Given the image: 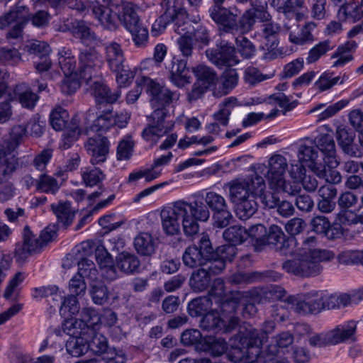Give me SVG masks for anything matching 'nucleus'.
<instances>
[{
	"label": "nucleus",
	"instance_id": "obj_19",
	"mask_svg": "<svg viewBox=\"0 0 363 363\" xmlns=\"http://www.w3.org/2000/svg\"><path fill=\"white\" fill-rule=\"evenodd\" d=\"M79 73L83 79L91 78L96 68L101 67L103 60L95 49L82 50L79 55Z\"/></svg>",
	"mask_w": 363,
	"mask_h": 363
},
{
	"label": "nucleus",
	"instance_id": "obj_4",
	"mask_svg": "<svg viewBox=\"0 0 363 363\" xmlns=\"http://www.w3.org/2000/svg\"><path fill=\"white\" fill-rule=\"evenodd\" d=\"M304 246L305 252L302 258L285 262L283 268L288 273L301 277L316 276L321 272L320 262L332 259L334 254L316 248L315 238L313 236L306 239Z\"/></svg>",
	"mask_w": 363,
	"mask_h": 363
},
{
	"label": "nucleus",
	"instance_id": "obj_51",
	"mask_svg": "<svg viewBox=\"0 0 363 363\" xmlns=\"http://www.w3.org/2000/svg\"><path fill=\"white\" fill-rule=\"evenodd\" d=\"M223 238L233 245H238L246 240L247 232L241 226L234 225L224 231Z\"/></svg>",
	"mask_w": 363,
	"mask_h": 363
},
{
	"label": "nucleus",
	"instance_id": "obj_28",
	"mask_svg": "<svg viewBox=\"0 0 363 363\" xmlns=\"http://www.w3.org/2000/svg\"><path fill=\"white\" fill-rule=\"evenodd\" d=\"M357 48V44L354 40L346 42L340 45L332 54L331 59L334 60L333 67H342L353 60V52Z\"/></svg>",
	"mask_w": 363,
	"mask_h": 363
},
{
	"label": "nucleus",
	"instance_id": "obj_32",
	"mask_svg": "<svg viewBox=\"0 0 363 363\" xmlns=\"http://www.w3.org/2000/svg\"><path fill=\"white\" fill-rule=\"evenodd\" d=\"M340 20L354 23L363 17V1H350L342 6L337 13Z\"/></svg>",
	"mask_w": 363,
	"mask_h": 363
},
{
	"label": "nucleus",
	"instance_id": "obj_46",
	"mask_svg": "<svg viewBox=\"0 0 363 363\" xmlns=\"http://www.w3.org/2000/svg\"><path fill=\"white\" fill-rule=\"evenodd\" d=\"M304 4L303 0H286L281 9L284 14L289 18H294L296 21L303 18L305 13L300 10Z\"/></svg>",
	"mask_w": 363,
	"mask_h": 363
},
{
	"label": "nucleus",
	"instance_id": "obj_43",
	"mask_svg": "<svg viewBox=\"0 0 363 363\" xmlns=\"http://www.w3.org/2000/svg\"><path fill=\"white\" fill-rule=\"evenodd\" d=\"M52 209L58 222L65 226H68L72 223L74 217V212L71 208L70 203L60 202L56 205L52 204Z\"/></svg>",
	"mask_w": 363,
	"mask_h": 363
},
{
	"label": "nucleus",
	"instance_id": "obj_58",
	"mask_svg": "<svg viewBox=\"0 0 363 363\" xmlns=\"http://www.w3.org/2000/svg\"><path fill=\"white\" fill-rule=\"evenodd\" d=\"M78 298H79L69 295L65 298L60 308L62 316L69 317L79 312L80 306Z\"/></svg>",
	"mask_w": 363,
	"mask_h": 363
},
{
	"label": "nucleus",
	"instance_id": "obj_3",
	"mask_svg": "<svg viewBox=\"0 0 363 363\" xmlns=\"http://www.w3.org/2000/svg\"><path fill=\"white\" fill-rule=\"evenodd\" d=\"M229 200L235 205L237 216L242 220L252 216L257 211L255 198H263L266 188L263 178L257 174L226 184Z\"/></svg>",
	"mask_w": 363,
	"mask_h": 363
},
{
	"label": "nucleus",
	"instance_id": "obj_25",
	"mask_svg": "<svg viewBox=\"0 0 363 363\" xmlns=\"http://www.w3.org/2000/svg\"><path fill=\"white\" fill-rule=\"evenodd\" d=\"M28 51L36 55L38 60L34 61L35 69L38 72L47 71L51 66V61L48 57L50 52L49 45L45 42L35 41L26 46Z\"/></svg>",
	"mask_w": 363,
	"mask_h": 363
},
{
	"label": "nucleus",
	"instance_id": "obj_36",
	"mask_svg": "<svg viewBox=\"0 0 363 363\" xmlns=\"http://www.w3.org/2000/svg\"><path fill=\"white\" fill-rule=\"evenodd\" d=\"M354 134L344 128L337 130V139L342 150L347 155L357 157L359 155L358 148L353 144Z\"/></svg>",
	"mask_w": 363,
	"mask_h": 363
},
{
	"label": "nucleus",
	"instance_id": "obj_49",
	"mask_svg": "<svg viewBox=\"0 0 363 363\" xmlns=\"http://www.w3.org/2000/svg\"><path fill=\"white\" fill-rule=\"evenodd\" d=\"M334 45H331L330 40H326L314 45L308 52L306 57L307 64H313L317 62L323 55L333 50Z\"/></svg>",
	"mask_w": 363,
	"mask_h": 363
},
{
	"label": "nucleus",
	"instance_id": "obj_17",
	"mask_svg": "<svg viewBox=\"0 0 363 363\" xmlns=\"http://www.w3.org/2000/svg\"><path fill=\"white\" fill-rule=\"evenodd\" d=\"M325 291L311 292L303 298H292V306L298 313H315L324 309Z\"/></svg>",
	"mask_w": 363,
	"mask_h": 363
},
{
	"label": "nucleus",
	"instance_id": "obj_59",
	"mask_svg": "<svg viewBox=\"0 0 363 363\" xmlns=\"http://www.w3.org/2000/svg\"><path fill=\"white\" fill-rule=\"evenodd\" d=\"M69 118L67 111L61 107L55 108L50 114V123L56 130H61L66 127Z\"/></svg>",
	"mask_w": 363,
	"mask_h": 363
},
{
	"label": "nucleus",
	"instance_id": "obj_38",
	"mask_svg": "<svg viewBox=\"0 0 363 363\" xmlns=\"http://www.w3.org/2000/svg\"><path fill=\"white\" fill-rule=\"evenodd\" d=\"M347 79L346 75L333 76V73L329 71L323 72L315 81L314 86L319 91H327L337 84H342Z\"/></svg>",
	"mask_w": 363,
	"mask_h": 363
},
{
	"label": "nucleus",
	"instance_id": "obj_42",
	"mask_svg": "<svg viewBox=\"0 0 363 363\" xmlns=\"http://www.w3.org/2000/svg\"><path fill=\"white\" fill-rule=\"evenodd\" d=\"M208 259L196 245L187 247L183 255V262L189 267L204 264Z\"/></svg>",
	"mask_w": 363,
	"mask_h": 363
},
{
	"label": "nucleus",
	"instance_id": "obj_47",
	"mask_svg": "<svg viewBox=\"0 0 363 363\" xmlns=\"http://www.w3.org/2000/svg\"><path fill=\"white\" fill-rule=\"evenodd\" d=\"M73 33L84 44H91L96 40V35L89 25L84 21H75L73 24Z\"/></svg>",
	"mask_w": 363,
	"mask_h": 363
},
{
	"label": "nucleus",
	"instance_id": "obj_63",
	"mask_svg": "<svg viewBox=\"0 0 363 363\" xmlns=\"http://www.w3.org/2000/svg\"><path fill=\"white\" fill-rule=\"evenodd\" d=\"M203 199L206 205L214 212L227 208V203L224 197L214 191L206 193Z\"/></svg>",
	"mask_w": 363,
	"mask_h": 363
},
{
	"label": "nucleus",
	"instance_id": "obj_31",
	"mask_svg": "<svg viewBox=\"0 0 363 363\" xmlns=\"http://www.w3.org/2000/svg\"><path fill=\"white\" fill-rule=\"evenodd\" d=\"M279 31L280 26L277 23H265L259 39L260 47L266 50L274 49L277 45V36Z\"/></svg>",
	"mask_w": 363,
	"mask_h": 363
},
{
	"label": "nucleus",
	"instance_id": "obj_44",
	"mask_svg": "<svg viewBox=\"0 0 363 363\" xmlns=\"http://www.w3.org/2000/svg\"><path fill=\"white\" fill-rule=\"evenodd\" d=\"M94 329L93 333L88 332L86 335L88 338L89 349L96 354H101L106 351L108 342L106 337L100 333H98L97 328L91 326Z\"/></svg>",
	"mask_w": 363,
	"mask_h": 363
},
{
	"label": "nucleus",
	"instance_id": "obj_64",
	"mask_svg": "<svg viewBox=\"0 0 363 363\" xmlns=\"http://www.w3.org/2000/svg\"><path fill=\"white\" fill-rule=\"evenodd\" d=\"M235 101L234 98H228L220 106L219 111L214 113V119L218 121L222 125H227L228 117L231 112L230 106L234 104Z\"/></svg>",
	"mask_w": 363,
	"mask_h": 363
},
{
	"label": "nucleus",
	"instance_id": "obj_56",
	"mask_svg": "<svg viewBox=\"0 0 363 363\" xmlns=\"http://www.w3.org/2000/svg\"><path fill=\"white\" fill-rule=\"evenodd\" d=\"M80 73H75L72 74H65V78L62 80L60 89L65 94H72L74 93L80 86Z\"/></svg>",
	"mask_w": 363,
	"mask_h": 363
},
{
	"label": "nucleus",
	"instance_id": "obj_26",
	"mask_svg": "<svg viewBox=\"0 0 363 363\" xmlns=\"http://www.w3.org/2000/svg\"><path fill=\"white\" fill-rule=\"evenodd\" d=\"M104 55L110 69L113 72H118L125 61L124 52L121 45L114 41L106 43Z\"/></svg>",
	"mask_w": 363,
	"mask_h": 363
},
{
	"label": "nucleus",
	"instance_id": "obj_16",
	"mask_svg": "<svg viewBox=\"0 0 363 363\" xmlns=\"http://www.w3.org/2000/svg\"><path fill=\"white\" fill-rule=\"evenodd\" d=\"M213 21L226 32H233L238 29L237 18L239 15L235 8L226 9L220 6H213L209 9Z\"/></svg>",
	"mask_w": 363,
	"mask_h": 363
},
{
	"label": "nucleus",
	"instance_id": "obj_39",
	"mask_svg": "<svg viewBox=\"0 0 363 363\" xmlns=\"http://www.w3.org/2000/svg\"><path fill=\"white\" fill-rule=\"evenodd\" d=\"M134 247L141 255H152L155 251V242L152 235L148 233H139L134 239Z\"/></svg>",
	"mask_w": 363,
	"mask_h": 363
},
{
	"label": "nucleus",
	"instance_id": "obj_54",
	"mask_svg": "<svg viewBox=\"0 0 363 363\" xmlns=\"http://www.w3.org/2000/svg\"><path fill=\"white\" fill-rule=\"evenodd\" d=\"M78 272L77 274L83 278L89 279L94 282L98 279V271L92 260L87 258L82 259L78 264Z\"/></svg>",
	"mask_w": 363,
	"mask_h": 363
},
{
	"label": "nucleus",
	"instance_id": "obj_20",
	"mask_svg": "<svg viewBox=\"0 0 363 363\" xmlns=\"http://www.w3.org/2000/svg\"><path fill=\"white\" fill-rule=\"evenodd\" d=\"M28 9L24 6H18L16 10L11 11L6 16L0 18V28H4L9 26L12 22H15L9 36L13 38H17L21 35L22 28L25 23L28 22L26 14Z\"/></svg>",
	"mask_w": 363,
	"mask_h": 363
},
{
	"label": "nucleus",
	"instance_id": "obj_12",
	"mask_svg": "<svg viewBox=\"0 0 363 363\" xmlns=\"http://www.w3.org/2000/svg\"><path fill=\"white\" fill-rule=\"evenodd\" d=\"M237 342L238 338L232 340L231 344L233 350L228 354L230 359L234 361L235 363H289L287 360L274 355L273 354L274 350L272 349L266 356L259 357L262 345L257 343L255 345H248L247 347V354L245 355L244 352L238 347Z\"/></svg>",
	"mask_w": 363,
	"mask_h": 363
},
{
	"label": "nucleus",
	"instance_id": "obj_60",
	"mask_svg": "<svg viewBox=\"0 0 363 363\" xmlns=\"http://www.w3.org/2000/svg\"><path fill=\"white\" fill-rule=\"evenodd\" d=\"M86 290V284L84 278L77 274L74 275L68 284L69 296L81 298L85 294Z\"/></svg>",
	"mask_w": 363,
	"mask_h": 363
},
{
	"label": "nucleus",
	"instance_id": "obj_21",
	"mask_svg": "<svg viewBox=\"0 0 363 363\" xmlns=\"http://www.w3.org/2000/svg\"><path fill=\"white\" fill-rule=\"evenodd\" d=\"M166 11L160 16L152 24L151 33L153 36L161 35L166 29L167 26L173 21H176L178 25L180 20H184L186 17V12L181 8H175L172 6H166ZM176 26H174V28Z\"/></svg>",
	"mask_w": 363,
	"mask_h": 363
},
{
	"label": "nucleus",
	"instance_id": "obj_24",
	"mask_svg": "<svg viewBox=\"0 0 363 363\" xmlns=\"http://www.w3.org/2000/svg\"><path fill=\"white\" fill-rule=\"evenodd\" d=\"M357 325L356 321L350 320L329 330L332 345H338L347 341H355Z\"/></svg>",
	"mask_w": 363,
	"mask_h": 363
},
{
	"label": "nucleus",
	"instance_id": "obj_50",
	"mask_svg": "<svg viewBox=\"0 0 363 363\" xmlns=\"http://www.w3.org/2000/svg\"><path fill=\"white\" fill-rule=\"evenodd\" d=\"M38 190L43 193L55 194L60 189L58 182L52 176L43 174L35 181Z\"/></svg>",
	"mask_w": 363,
	"mask_h": 363
},
{
	"label": "nucleus",
	"instance_id": "obj_2",
	"mask_svg": "<svg viewBox=\"0 0 363 363\" xmlns=\"http://www.w3.org/2000/svg\"><path fill=\"white\" fill-rule=\"evenodd\" d=\"M210 215L202 200L193 202L178 200L161 211L162 228L167 235H179L182 228L186 236H194L199 231V222H206Z\"/></svg>",
	"mask_w": 363,
	"mask_h": 363
},
{
	"label": "nucleus",
	"instance_id": "obj_22",
	"mask_svg": "<svg viewBox=\"0 0 363 363\" xmlns=\"http://www.w3.org/2000/svg\"><path fill=\"white\" fill-rule=\"evenodd\" d=\"M84 79L86 80L89 85V92L95 98L97 103L112 104L116 102L120 96L121 94L118 91L111 93L100 78H97L94 81H92L91 78Z\"/></svg>",
	"mask_w": 363,
	"mask_h": 363
},
{
	"label": "nucleus",
	"instance_id": "obj_8",
	"mask_svg": "<svg viewBox=\"0 0 363 363\" xmlns=\"http://www.w3.org/2000/svg\"><path fill=\"white\" fill-rule=\"evenodd\" d=\"M318 147L323 155L325 165L320 164L314 174L320 179H323L328 183L337 184L341 182V176L335 169L339 162L336 158L335 143L333 138L328 135H323L318 140Z\"/></svg>",
	"mask_w": 363,
	"mask_h": 363
},
{
	"label": "nucleus",
	"instance_id": "obj_11",
	"mask_svg": "<svg viewBox=\"0 0 363 363\" xmlns=\"http://www.w3.org/2000/svg\"><path fill=\"white\" fill-rule=\"evenodd\" d=\"M167 118L163 108L155 109L149 118L148 124L142 132V137L151 146L157 144L160 138L173 128L172 121Z\"/></svg>",
	"mask_w": 363,
	"mask_h": 363
},
{
	"label": "nucleus",
	"instance_id": "obj_5",
	"mask_svg": "<svg viewBox=\"0 0 363 363\" xmlns=\"http://www.w3.org/2000/svg\"><path fill=\"white\" fill-rule=\"evenodd\" d=\"M96 259L100 267L101 276L109 281L115 280L122 273L131 274L140 266L138 257L127 252L120 253L113 262L108 252L103 247H98L96 250Z\"/></svg>",
	"mask_w": 363,
	"mask_h": 363
},
{
	"label": "nucleus",
	"instance_id": "obj_18",
	"mask_svg": "<svg viewBox=\"0 0 363 363\" xmlns=\"http://www.w3.org/2000/svg\"><path fill=\"white\" fill-rule=\"evenodd\" d=\"M110 143L106 137L97 135L90 138L86 143V149L90 155V162L96 165L105 162L109 155Z\"/></svg>",
	"mask_w": 363,
	"mask_h": 363
},
{
	"label": "nucleus",
	"instance_id": "obj_27",
	"mask_svg": "<svg viewBox=\"0 0 363 363\" xmlns=\"http://www.w3.org/2000/svg\"><path fill=\"white\" fill-rule=\"evenodd\" d=\"M43 245L39 240L30 232L28 228H24L23 244L16 250V259L18 262H23L32 252L39 250Z\"/></svg>",
	"mask_w": 363,
	"mask_h": 363
},
{
	"label": "nucleus",
	"instance_id": "obj_14",
	"mask_svg": "<svg viewBox=\"0 0 363 363\" xmlns=\"http://www.w3.org/2000/svg\"><path fill=\"white\" fill-rule=\"evenodd\" d=\"M206 57L218 67L233 66L239 62L235 48L228 42L221 40L216 47L206 52Z\"/></svg>",
	"mask_w": 363,
	"mask_h": 363
},
{
	"label": "nucleus",
	"instance_id": "obj_15",
	"mask_svg": "<svg viewBox=\"0 0 363 363\" xmlns=\"http://www.w3.org/2000/svg\"><path fill=\"white\" fill-rule=\"evenodd\" d=\"M137 84H143L146 91L151 96L150 103L155 109L163 108L169 104L173 97V94L166 87L161 86L152 79L143 77L136 80Z\"/></svg>",
	"mask_w": 363,
	"mask_h": 363
},
{
	"label": "nucleus",
	"instance_id": "obj_53",
	"mask_svg": "<svg viewBox=\"0 0 363 363\" xmlns=\"http://www.w3.org/2000/svg\"><path fill=\"white\" fill-rule=\"evenodd\" d=\"M25 278V274L18 272L10 279L4 294L5 298L15 299L18 296L21 289V285Z\"/></svg>",
	"mask_w": 363,
	"mask_h": 363
},
{
	"label": "nucleus",
	"instance_id": "obj_7",
	"mask_svg": "<svg viewBox=\"0 0 363 363\" xmlns=\"http://www.w3.org/2000/svg\"><path fill=\"white\" fill-rule=\"evenodd\" d=\"M238 338L237 345L238 347L244 352V354L246 355L247 347L248 345H255L256 343L262 345L264 337L263 335L259 336L257 330H255L250 325L247 328H245L243 330H240L239 334L233 337L230 340V348H226L225 342L223 340L213 337H208L205 340V345H203V350H208L213 356H219L224 352H227V357L229 360L233 362L229 357L228 354L231 352L233 349L232 347V340ZM233 362H235L233 361Z\"/></svg>",
	"mask_w": 363,
	"mask_h": 363
},
{
	"label": "nucleus",
	"instance_id": "obj_57",
	"mask_svg": "<svg viewBox=\"0 0 363 363\" xmlns=\"http://www.w3.org/2000/svg\"><path fill=\"white\" fill-rule=\"evenodd\" d=\"M263 203L268 208L277 207L278 213L283 216H289L293 214L294 207L293 205L286 201L279 202L277 199L272 197V200H267L264 195L262 198Z\"/></svg>",
	"mask_w": 363,
	"mask_h": 363
},
{
	"label": "nucleus",
	"instance_id": "obj_55",
	"mask_svg": "<svg viewBox=\"0 0 363 363\" xmlns=\"http://www.w3.org/2000/svg\"><path fill=\"white\" fill-rule=\"evenodd\" d=\"M90 296L95 304L103 305L108 298L106 287L101 283L96 281L90 284Z\"/></svg>",
	"mask_w": 363,
	"mask_h": 363
},
{
	"label": "nucleus",
	"instance_id": "obj_61",
	"mask_svg": "<svg viewBox=\"0 0 363 363\" xmlns=\"http://www.w3.org/2000/svg\"><path fill=\"white\" fill-rule=\"evenodd\" d=\"M62 294L57 286H49L35 288L33 291V296L35 298L52 297L53 301L59 302L62 298Z\"/></svg>",
	"mask_w": 363,
	"mask_h": 363
},
{
	"label": "nucleus",
	"instance_id": "obj_29",
	"mask_svg": "<svg viewBox=\"0 0 363 363\" xmlns=\"http://www.w3.org/2000/svg\"><path fill=\"white\" fill-rule=\"evenodd\" d=\"M318 152L315 147L306 145H301L298 153V158L301 162V166H296V169L303 168L305 169V167H307L314 173L316 169H318L320 167V164H322L318 160Z\"/></svg>",
	"mask_w": 363,
	"mask_h": 363
},
{
	"label": "nucleus",
	"instance_id": "obj_33",
	"mask_svg": "<svg viewBox=\"0 0 363 363\" xmlns=\"http://www.w3.org/2000/svg\"><path fill=\"white\" fill-rule=\"evenodd\" d=\"M217 253L220 257L218 260H213L210 262L208 269L211 273H218L225 267V261H231L236 254V248L233 245H227L219 247Z\"/></svg>",
	"mask_w": 363,
	"mask_h": 363
},
{
	"label": "nucleus",
	"instance_id": "obj_62",
	"mask_svg": "<svg viewBox=\"0 0 363 363\" xmlns=\"http://www.w3.org/2000/svg\"><path fill=\"white\" fill-rule=\"evenodd\" d=\"M82 176L84 184L89 186L97 185L104 178L102 171L99 168H85Z\"/></svg>",
	"mask_w": 363,
	"mask_h": 363
},
{
	"label": "nucleus",
	"instance_id": "obj_37",
	"mask_svg": "<svg viewBox=\"0 0 363 363\" xmlns=\"http://www.w3.org/2000/svg\"><path fill=\"white\" fill-rule=\"evenodd\" d=\"M84 134V129L79 125L77 117L72 118L71 125L63 133L60 147L63 149L69 148L78 137Z\"/></svg>",
	"mask_w": 363,
	"mask_h": 363
},
{
	"label": "nucleus",
	"instance_id": "obj_13",
	"mask_svg": "<svg viewBox=\"0 0 363 363\" xmlns=\"http://www.w3.org/2000/svg\"><path fill=\"white\" fill-rule=\"evenodd\" d=\"M81 316V319H76L72 316L64 317L65 320L62 324V329L69 337L86 335L88 332L93 333L94 330L91 329V326L96 325L100 320L97 312L90 308L83 309Z\"/></svg>",
	"mask_w": 363,
	"mask_h": 363
},
{
	"label": "nucleus",
	"instance_id": "obj_41",
	"mask_svg": "<svg viewBox=\"0 0 363 363\" xmlns=\"http://www.w3.org/2000/svg\"><path fill=\"white\" fill-rule=\"evenodd\" d=\"M66 349L67 352L73 357H79L84 354L89 350L86 335L69 337L67 341Z\"/></svg>",
	"mask_w": 363,
	"mask_h": 363
},
{
	"label": "nucleus",
	"instance_id": "obj_9",
	"mask_svg": "<svg viewBox=\"0 0 363 363\" xmlns=\"http://www.w3.org/2000/svg\"><path fill=\"white\" fill-rule=\"evenodd\" d=\"M236 308L234 301H228L222 304V316L215 311L206 313L201 321V325L206 330H218L228 332L233 329L238 323V319L234 315L233 311Z\"/></svg>",
	"mask_w": 363,
	"mask_h": 363
},
{
	"label": "nucleus",
	"instance_id": "obj_23",
	"mask_svg": "<svg viewBox=\"0 0 363 363\" xmlns=\"http://www.w3.org/2000/svg\"><path fill=\"white\" fill-rule=\"evenodd\" d=\"M180 37L177 39V46L182 55L185 57H189L193 54V38L192 34L194 29L188 21H184L182 25L177 23L174 28Z\"/></svg>",
	"mask_w": 363,
	"mask_h": 363
},
{
	"label": "nucleus",
	"instance_id": "obj_35",
	"mask_svg": "<svg viewBox=\"0 0 363 363\" xmlns=\"http://www.w3.org/2000/svg\"><path fill=\"white\" fill-rule=\"evenodd\" d=\"M294 26H296V30H291L289 33V39L291 43L301 45L308 42L311 43L313 40L311 31L315 28V23L309 22L301 28H298L296 24H294Z\"/></svg>",
	"mask_w": 363,
	"mask_h": 363
},
{
	"label": "nucleus",
	"instance_id": "obj_34",
	"mask_svg": "<svg viewBox=\"0 0 363 363\" xmlns=\"http://www.w3.org/2000/svg\"><path fill=\"white\" fill-rule=\"evenodd\" d=\"M184 60L177 59L172 67V80L178 86H182L189 82L191 72L187 68Z\"/></svg>",
	"mask_w": 363,
	"mask_h": 363
},
{
	"label": "nucleus",
	"instance_id": "obj_30",
	"mask_svg": "<svg viewBox=\"0 0 363 363\" xmlns=\"http://www.w3.org/2000/svg\"><path fill=\"white\" fill-rule=\"evenodd\" d=\"M10 96L12 99H18L21 106L28 109L33 108L38 101V96L26 83L17 84L13 89V95L10 94Z\"/></svg>",
	"mask_w": 363,
	"mask_h": 363
},
{
	"label": "nucleus",
	"instance_id": "obj_6",
	"mask_svg": "<svg viewBox=\"0 0 363 363\" xmlns=\"http://www.w3.org/2000/svg\"><path fill=\"white\" fill-rule=\"evenodd\" d=\"M128 119L127 113H117L110 108L99 110L95 113L93 110H89L82 125L85 135L91 132L105 133L116 125L121 128L125 127Z\"/></svg>",
	"mask_w": 363,
	"mask_h": 363
},
{
	"label": "nucleus",
	"instance_id": "obj_40",
	"mask_svg": "<svg viewBox=\"0 0 363 363\" xmlns=\"http://www.w3.org/2000/svg\"><path fill=\"white\" fill-rule=\"evenodd\" d=\"M274 345H271L269 347L265 350L264 353L262 355H259V357H264L269 351L272 350H274L273 354L276 356L280 357L281 359L287 360L286 358L282 357V352L284 348H286L289 345H291L293 342V337L292 335L287 332L281 333L279 335H277L273 340Z\"/></svg>",
	"mask_w": 363,
	"mask_h": 363
},
{
	"label": "nucleus",
	"instance_id": "obj_45",
	"mask_svg": "<svg viewBox=\"0 0 363 363\" xmlns=\"http://www.w3.org/2000/svg\"><path fill=\"white\" fill-rule=\"evenodd\" d=\"M58 62L64 74L79 73L75 70L76 60L69 49L62 48L58 52Z\"/></svg>",
	"mask_w": 363,
	"mask_h": 363
},
{
	"label": "nucleus",
	"instance_id": "obj_52",
	"mask_svg": "<svg viewBox=\"0 0 363 363\" xmlns=\"http://www.w3.org/2000/svg\"><path fill=\"white\" fill-rule=\"evenodd\" d=\"M209 281L210 273L204 269H201L193 273L190 279V286L194 291H202L207 288Z\"/></svg>",
	"mask_w": 363,
	"mask_h": 363
},
{
	"label": "nucleus",
	"instance_id": "obj_48",
	"mask_svg": "<svg viewBox=\"0 0 363 363\" xmlns=\"http://www.w3.org/2000/svg\"><path fill=\"white\" fill-rule=\"evenodd\" d=\"M213 301L209 297H200L194 299L188 305V311L191 316L204 315L208 312Z\"/></svg>",
	"mask_w": 363,
	"mask_h": 363
},
{
	"label": "nucleus",
	"instance_id": "obj_1",
	"mask_svg": "<svg viewBox=\"0 0 363 363\" xmlns=\"http://www.w3.org/2000/svg\"><path fill=\"white\" fill-rule=\"evenodd\" d=\"M93 13L101 25L109 30L115 29L118 21L132 35L137 46H143L148 39V31L141 22L133 4L125 0H101L93 5Z\"/></svg>",
	"mask_w": 363,
	"mask_h": 363
},
{
	"label": "nucleus",
	"instance_id": "obj_10",
	"mask_svg": "<svg viewBox=\"0 0 363 363\" xmlns=\"http://www.w3.org/2000/svg\"><path fill=\"white\" fill-rule=\"evenodd\" d=\"M288 163L281 155H273L268 160L266 178L269 186L276 192L291 193V187L286 181Z\"/></svg>",
	"mask_w": 363,
	"mask_h": 363
}]
</instances>
